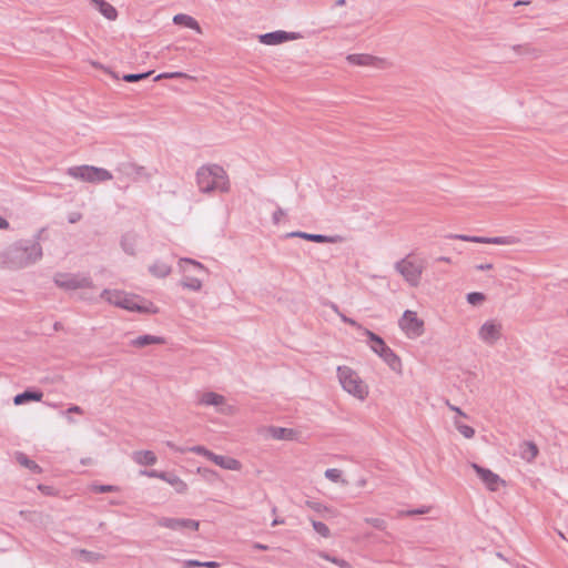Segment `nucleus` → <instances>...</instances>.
Returning a JSON list of instances; mask_svg holds the SVG:
<instances>
[{"mask_svg":"<svg viewBox=\"0 0 568 568\" xmlns=\"http://www.w3.org/2000/svg\"><path fill=\"white\" fill-rule=\"evenodd\" d=\"M42 397H43V393L40 389L27 388L26 390L17 394L13 397V404L19 406V405H24L30 402H40L42 399Z\"/></svg>","mask_w":568,"mask_h":568,"instance_id":"16","label":"nucleus"},{"mask_svg":"<svg viewBox=\"0 0 568 568\" xmlns=\"http://www.w3.org/2000/svg\"><path fill=\"white\" fill-rule=\"evenodd\" d=\"M38 489L45 496H53L55 495V488L49 485L39 484Z\"/></svg>","mask_w":568,"mask_h":568,"instance_id":"48","label":"nucleus"},{"mask_svg":"<svg viewBox=\"0 0 568 568\" xmlns=\"http://www.w3.org/2000/svg\"><path fill=\"white\" fill-rule=\"evenodd\" d=\"M348 63L359 67H375L381 68L384 64V60L371 54L365 53H353L346 57Z\"/></svg>","mask_w":568,"mask_h":568,"instance_id":"15","label":"nucleus"},{"mask_svg":"<svg viewBox=\"0 0 568 568\" xmlns=\"http://www.w3.org/2000/svg\"><path fill=\"white\" fill-rule=\"evenodd\" d=\"M301 34L296 32H287L283 30L272 31L258 36L261 43L266 45H276L286 41L300 39Z\"/></svg>","mask_w":568,"mask_h":568,"instance_id":"10","label":"nucleus"},{"mask_svg":"<svg viewBox=\"0 0 568 568\" xmlns=\"http://www.w3.org/2000/svg\"><path fill=\"white\" fill-rule=\"evenodd\" d=\"M81 217H82L81 213L73 212L69 215L68 221H69V223L73 224V223H77L78 221H80Z\"/></svg>","mask_w":568,"mask_h":568,"instance_id":"52","label":"nucleus"},{"mask_svg":"<svg viewBox=\"0 0 568 568\" xmlns=\"http://www.w3.org/2000/svg\"><path fill=\"white\" fill-rule=\"evenodd\" d=\"M311 523H312V526H313L314 530L318 535H321L324 538H328L331 536V530H329V528L324 523L317 521V520H314V519H311Z\"/></svg>","mask_w":568,"mask_h":568,"instance_id":"35","label":"nucleus"},{"mask_svg":"<svg viewBox=\"0 0 568 568\" xmlns=\"http://www.w3.org/2000/svg\"><path fill=\"white\" fill-rule=\"evenodd\" d=\"M306 505H307V507L315 510L316 513H323V511L332 513V510L328 507L324 506L323 504H321L318 501L307 500Z\"/></svg>","mask_w":568,"mask_h":568,"instance_id":"45","label":"nucleus"},{"mask_svg":"<svg viewBox=\"0 0 568 568\" xmlns=\"http://www.w3.org/2000/svg\"><path fill=\"white\" fill-rule=\"evenodd\" d=\"M93 491L99 494L119 491L120 487L114 485H94Z\"/></svg>","mask_w":568,"mask_h":568,"instance_id":"41","label":"nucleus"},{"mask_svg":"<svg viewBox=\"0 0 568 568\" xmlns=\"http://www.w3.org/2000/svg\"><path fill=\"white\" fill-rule=\"evenodd\" d=\"M166 446L170 447L171 449L175 450V452L184 453L183 449L176 448L175 445L172 442H166Z\"/></svg>","mask_w":568,"mask_h":568,"instance_id":"57","label":"nucleus"},{"mask_svg":"<svg viewBox=\"0 0 568 568\" xmlns=\"http://www.w3.org/2000/svg\"><path fill=\"white\" fill-rule=\"evenodd\" d=\"M132 458L136 464L145 466H152L158 460L155 454L151 450L134 452Z\"/></svg>","mask_w":568,"mask_h":568,"instance_id":"23","label":"nucleus"},{"mask_svg":"<svg viewBox=\"0 0 568 568\" xmlns=\"http://www.w3.org/2000/svg\"><path fill=\"white\" fill-rule=\"evenodd\" d=\"M164 343H165V339L161 336L145 334V335H141V336H138L136 338L132 339L130 342V345L133 347L142 348V347H146L149 345H153V344L160 345V344H164Z\"/></svg>","mask_w":568,"mask_h":568,"instance_id":"21","label":"nucleus"},{"mask_svg":"<svg viewBox=\"0 0 568 568\" xmlns=\"http://www.w3.org/2000/svg\"><path fill=\"white\" fill-rule=\"evenodd\" d=\"M270 432L272 434V437L275 439H293L294 430L291 428H284V427H271Z\"/></svg>","mask_w":568,"mask_h":568,"instance_id":"31","label":"nucleus"},{"mask_svg":"<svg viewBox=\"0 0 568 568\" xmlns=\"http://www.w3.org/2000/svg\"><path fill=\"white\" fill-rule=\"evenodd\" d=\"M521 49H523V45H515L514 47V50L517 51V52H521Z\"/></svg>","mask_w":568,"mask_h":568,"instance_id":"64","label":"nucleus"},{"mask_svg":"<svg viewBox=\"0 0 568 568\" xmlns=\"http://www.w3.org/2000/svg\"><path fill=\"white\" fill-rule=\"evenodd\" d=\"M172 268L169 264L162 261H155L152 265L149 266V272L159 278L166 277L171 273Z\"/></svg>","mask_w":568,"mask_h":568,"instance_id":"27","label":"nucleus"},{"mask_svg":"<svg viewBox=\"0 0 568 568\" xmlns=\"http://www.w3.org/2000/svg\"><path fill=\"white\" fill-rule=\"evenodd\" d=\"M471 467L476 471L477 476L483 480V483L486 485V487L491 490L496 491L498 490L499 484L504 483L500 477L493 473L490 469L485 468L478 464H471Z\"/></svg>","mask_w":568,"mask_h":568,"instance_id":"12","label":"nucleus"},{"mask_svg":"<svg viewBox=\"0 0 568 568\" xmlns=\"http://www.w3.org/2000/svg\"><path fill=\"white\" fill-rule=\"evenodd\" d=\"M426 513H428V509L426 507H422V508L408 510L407 515L408 516H414V515H423V514H426Z\"/></svg>","mask_w":568,"mask_h":568,"instance_id":"51","label":"nucleus"},{"mask_svg":"<svg viewBox=\"0 0 568 568\" xmlns=\"http://www.w3.org/2000/svg\"><path fill=\"white\" fill-rule=\"evenodd\" d=\"M164 481L170 484L172 487H174L175 491L179 494H184L187 490V485L185 481H183L179 476H176L173 473H166V477L164 478Z\"/></svg>","mask_w":568,"mask_h":568,"instance_id":"30","label":"nucleus"},{"mask_svg":"<svg viewBox=\"0 0 568 568\" xmlns=\"http://www.w3.org/2000/svg\"><path fill=\"white\" fill-rule=\"evenodd\" d=\"M365 523L374 527L378 530H385L387 528V524L383 518L379 517H367L365 518Z\"/></svg>","mask_w":568,"mask_h":568,"instance_id":"38","label":"nucleus"},{"mask_svg":"<svg viewBox=\"0 0 568 568\" xmlns=\"http://www.w3.org/2000/svg\"><path fill=\"white\" fill-rule=\"evenodd\" d=\"M179 264H180L181 267H183V264H190L195 270L206 272V268H205V266L202 263H200V262H197L195 260L189 258V257L181 258Z\"/></svg>","mask_w":568,"mask_h":568,"instance_id":"44","label":"nucleus"},{"mask_svg":"<svg viewBox=\"0 0 568 568\" xmlns=\"http://www.w3.org/2000/svg\"><path fill=\"white\" fill-rule=\"evenodd\" d=\"M448 237L462 240V241H466V242L483 243V244L514 245V244L519 243V239L514 235L485 237V236L454 234V235H449Z\"/></svg>","mask_w":568,"mask_h":568,"instance_id":"8","label":"nucleus"},{"mask_svg":"<svg viewBox=\"0 0 568 568\" xmlns=\"http://www.w3.org/2000/svg\"><path fill=\"white\" fill-rule=\"evenodd\" d=\"M285 215V212L283 209L277 207V210L272 215V221L274 224H280L281 219Z\"/></svg>","mask_w":568,"mask_h":568,"instance_id":"49","label":"nucleus"},{"mask_svg":"<svg viewBox=\"0 0 568 568\" xmlns=\"http://www.w3.org/2000/svg\"><path fill=\"white\" fill-rule=\"evenodd\" d=\"M181 78H189V75L184 72H163L158 74L153 81H160L162 79H181Z\"/></svg>","mask_w":568,"mask_h":568,"instance_id":"39","label":"nucleus"},{"mask_svg":"<svg viewBox=\"0 0 568 568\" xmlns=\"http://www.w3.org/2000/svg\"><path fill=\"white\" fill-rule=\"evenodd\" d=\"M166 473L168 471H160V470H156V469L140 470V475H142V476H146V477H151V478H160L162 480H164V478L166 477Z\"/></svg>","mask_w":568,"mask_h":568,"instance_id":"42","label":"nucleus"},{"mask_svg":"<svg viewBox=\"0 0 568 568\" xmlns=\"http://www.w3.org/2000/svg\"><path fill=\"white\" fill-rule=\"evenodd\" d=\"M98 11L108 20H115L118 18L116 9L105 0H93Z\"/></svg>","mask_w":568,"mask_h":568,"instance_id":"22","label":"nucleus"},{"mask_svg":"<svg viewBox=\"0 0 568 568\" xmlns=\"http://www.w3.org/2000/svg\"><path fill=\"white\" fill-rule=\"evenodd\" d=\"M530 1L529 0H518L514 3L515 7H518V6H524V4H529Z\"/></svg>","mask_w":568,"mask_h":568,"instance_id":"59","label":"nucleus"},{"mask_svg":"<svg viewBox=\"0 0 568 568\" xmlns=\"http://www.w3.org/2000/svg\"><path fill=\"white\" fill-rule=\"evenodd\" d=\"M282 524H284V519L275 518V519L272 521L271 526H272V527H276V526L282 525Z\"/></svg>","mask_w":568,"mask_h":568,"instance_id":"58","label":"nucleus"},{"mask_svg":"<svg viewBox=\"0 0 568 568\" xmlns=\"http://www.w3.org/2000/svg\"><path fill=\"white\" fill-rule=\"evenodd\" d=\"M196 184L200 192L210 194L215 191L227 193L230 181L226 171L219 164L202 165L196 171Z\"/></svg>","mask_w":568,"mask_h":568,"instance_id":"2","label":"nucleus"},{"mask_svg":"<svg viewBox=\"0 0 568 568\" xmlns=\"http://www.w3.org/2000/svg\"><path fill=\"white\" fill-rule=\"evenodd\" d=\"M400 326L407 334L420 336L424 333V322L413 311L407 310L404 312Z\"/></svg>","mask_w":568,"mask_h":568,"instance_id":"11","label":"nucleus"},{"mask_svg":"<svg viewBox=\"0 0 568 568\" xmlns=\"http://www.w3.org/2000/svg\"><path fill=\"white\" fill-rule=\"evenodd\" d=\"M211 462H213L215 465L220 466L223 469L227 470H240L242 465L241 463L233 458L222 455H216L213 453V456L210 458Z\"/></svg>","mask_w":568,"mask_h":568,"instance_id":"18","label":"nucleus"},{"mask_svg":"<svg viewBox=\"0 0 568 568\" xmlns=\"http://www.w3.org/2000/svg\"><path fill=\"white\" fill-rule=\"evenodd\" d=\"M54 282L59 287L65 290L90 288L93 286L90 277L74 274H58Z\"/></svg>","mask_w":568,"mask_h":568,"instance_id":"6","label":"nucleus"},{"mask_svg":"<svg viewBox=\"0 0 568 568\" xmlns=\"http://www.w3.org/2000/svg\"><path fill=\"white\" fill-rule=\"evenodd\" d=\"M70 413H74V414H80L82 415L84 413V410L78 406V405H71L67 410H65V414H70Z\"/></svg>","mask_w":568,"mask_h":568,"instance_id":"50","label":"nucleus"},{"mask_svg":"<svg viewBox=\"0 0 568 568\" xmlns=\"http://www.w3.org/2000/svg\"><path fill=\"white\" fill-rule=\"evenodd\" d=\"M339 316H341V318H342V321H343L344 323H347V324H349V325H352V326H356V325H357L356 321H354L353 318H349V317H347V316H346V315H344V314H339Z\"/></svg>","mask_w":568,"mask_h":568,"instance_id":"53","label":"nucleus"},{"mask_svg":"<svg viewBox=\"0 0 568 568\" xmlns=\"http://www.w3.org/2000/svg\"><path fill=\"white\" fill-rule=\"evenodd\" d=\"M152 73L153 71H146L142 73H128L122 77V80L125 82H138L149 78Z\"/></svg>","mask_w":568,"mask_h":568,"instance_id":"36","label":"nucleus"},{"mask_svg":"<svg viewBox=\"0 0 568 568\" xmlns=\"http://www.w3.org/2000/svg\"><path fill=\"white\" fill-rule=\"evenodd\" d=\"M438 261L449 263L450 258L446 257V256H442V257L438 258Z\"/></svg>","mask_w":568,"mask_h":568,"instance_id":"62","label":"nucleus"},{"mask_svg":"<svg viewBox=\"0 0 568 568\" xmlns=\"http://www.w3.org/2000/svg\"><path fill=\"white\" fill-rule=\"evenodd\" d=\"M189 450H190V452H193V453H195V454H197V455L204 456V457H206L209 460H210L211 456H213V452H211V450H209L206 447H204V446H200V445H197V446H193V447H191Z\"/></svg>","mask_w":568,"mask_h":568,"instance_id":"47","label":"nucleus"},{"mask_svg":"<svg viewBox=\"0 0 568 568\" xmlns=\"http://www.w3.org/2000/svg\"><path fill=\"white\" fill-rule=\"evenodd\" d=\"M123 294L124 292L121 291L105 288L101 293V298L105 300L110 304L121 307Z\"/></svg>","mask_w":568,"mask_h":568,"instance_id":"29","label":"nucleus"},{"mask_svg":"<svg viewBox=\"0 0 568 568\" xmlns=\"http://www.w3.org/2000/svg\"><path fill=\"white\" fill-rule=\"evenodd\" d=\"M44 229L37 232L32 240H20L10 245L2 254V263L10 270L24 268L42 257L40 240Z\"/></svg>","mask_w":568,"mask_h":568,"instance_id":"1","label":"nucleus"},{"mask_svg":"<svg viewBox=\"0 0 568 568\" xmlns=\"http://www.w3.org/2000/svg\"><path fill=\"white\" fill-rule=\"evenodd\" d=\"M286 237H300L304 239L306 241L315 242V243H335L336 239L333 236L324 235V234H313V233H306L302 231H294L291 233H287L285 235Z\"/></svg>","mask_w":568,"mask_h":568,"instance_id":"17","label":"nucleus"},{"mask_svg":"<svg viewBox=\"0 0 568 568\" xmlns=\"http://www.w3.org/2000/svg\"><path fill=\"white\" fill-rule=\"evenodd\" d=\"M136 235L125 233L121 239V247L129 255H135Z\"/></svg>","mask_w":568,"mask_h":568,"instance_id":"28","label":"nucleus"},{"mask_svg":"<svg viewBox=\"0 0 568 568\" xmlns=\"http://www.w3.org/2000/svg\"><path fill=\"white\" fill-rule=\"evenodd\" d=\"M476 268L479 270V271L491 270L493 268V264H490V263L479 264V265L476 266Z\"/></svg>","mask_w":568,"mask_h":568,"instance_id":"56","label":"nucleus"},{"mask_svg":"<svg viewBox=\"0 0 568 568\" xmlns=\"http://www.w3.org/2000/svg\"><path fill=\"white\" fill-rule=\"evenodd\" d=\"M173 23L175 26L185 27L196 31L197 33H202V28L200 23L191 16L185 13H178L173 17Z\"/></svg>","mask_w":568,"mask_h":568,"instance_id":"19","label":"nucleus"},{"mask_svg":"<svg viewBox=\"0 0 568 568\" xmlns=\"http://www.w3.org/2000/svg\"><path fill=\"white\" fill-rule=\"evenodd\" d=\"M254 548L260 550H266L267 546L256 542L254 544Z\"/></svg>","mask_w":568,"mask_h":568,"instance_id":"60","label":"nucleus"},{"mask_svg":"<svg viewBox=\"0 0 568 568\" xmlns=\"http://www.w3.org/2000/svg\"><path fill=\"white\" fill-rule=\"evenodd\" d=\"M224 402H225L224 396H222L215 392L203 393L199 400V403L201 405H205V406H220V405L224 404Z\"/></svg>","mask_w":568,"mask_h":568,"instance_id":"25","label":"nucleus"},{"mask_svg":"<svg viewBox=\"0 0 568 568\" xmlns=\"http://www.w3.org/2000/svg\"><path fill=\"white\" fill-rule=\"evenodd\" d=\"M448 407L450 410L456 412L459 416L467 417V415L457 406H454L448 403Z\"/></svg>","mask_w":568,"mask_h":568,"instance_id":"54","label":"nucleus"},{"mask_svg":"<svg viewBox=\"0 0 568 568\" xmlns=\"http://www.w3.org/2000/svg\"><path fill=\"white\" fill-rule=\"evenodd\" d=\"M159 526L175 530V531H184L192 530L196 531L200 527V521L189 518H170L162 517L158 521Z\"/></svg>","mask_w":568,"mask_h":568,"instance_id":"9","label":"nucleus"},{"mask_svg":"<svg viewBox=\"0 0 568 568\" xmlns=\"http://www.w3.org/2000/svg\"><path fill=\"white\" fill-rule=\"evenodd\" d=\"M455 427L457 430L465 437V438H473L475 436V429L471 426H468L466 424H463L459 420L454 422Z\"/></svg>","mask_w":568,"mask_h":568,"instance_id":"34","label":"nucleus"},{"mask_svg":"<svg viewBox=\"0 0 568 568\" xmlns=\"http://www.w3.org/2000/svg\"><path fill=\"white\" fill-rule=\"evenodd\" d=\"M16 460L21 466L28 468L32 474H41L42 468L32 459H30L24 453L17 452L16 453Z\"/></svg>","mask_w":568,"mask_h":568,"instance_id":"24","label":"nucleus"},{"mask_svg":"<svg viewBox=\"0 0 568 568\" xmlns=\"http://www.w3.org/2000/svg\"><path fill=\"white\" fill-rule=\"evenodd\" d=\"M181 285L184 287V288H187L190 291H194V292H197L201 290L202 287V281L196 278V277H192V276H185L182 281H181Z\"/></svg>","mask_w":568,"mask_h":568,"instance_id":"33","label":"nucleus"},{"mask_svg":"<svg viewBox=\"0 0 568 568\" xmlns=\"http://www.w3.org/2000/svg\"><path fill=\"white\" fill-rule=\"evenodd\" d=\"M9 225V222L0 215V230H7Z\"/></svg>","mask_w":568,"mask_h":568,"instance_id":"55","label":"nucleus"},{"mask_svg":"<svg viewBox=\"0 0 568 568\" xmlns=\"http://www.w3.org/2000/svg\"><path fill=\"white\" fill-rule=\"evenodd\" d=\"M220 566L216 561H200L196 559H189L183 561L182 568H195V567H205V568H217Z\"/></svg>","mask_w":568,"mask_h":568,"instance_id":"32","label":"nucleus"},{"mask_svg":"<svg viewBox=\"0 0 568 568\" xmlns=\"http://www.w3.org/2000/svg\"><path fill=\"white\" fill-rule=\"evenodd\" d=\"M396 271L412 285L417 286L420 281L423 268L408 258H403L395 264Z\"/></svg>","mask_w":568,"mask_h":568,"instance_id":"7","label":"nucleus"},{"mask_svg":"<svg viewBox=\"0 0 568 568\" xmlns=\"http://www.w3.org/2000/svg\"><path fill=\"white\" fill-rule=\"evenodd\" d=\"M466 300L470 305L477 306L486 300V296L481 292H470L466 295Z\"/></svg>","mask_w":568,"mask_h":568,"instance_id":"37","label":"nucleus"},{"mask_svg":"<svg viewBox=\"0 0 568 568\" xmlns=\"http://www.w3.org/2000/svg\"><path fill=\"white\" fill-rule=\"evenodd\" d=\"M365 335L367 336L368 342L372 343V351L376 353L390 367V369L399 372L402 369V361L395 352L386 345L384 339L369 329L365 331Z\"/></svg>","mask_w":568,"mask_h":568,"instance_id":"4","label":"nucleus"},{"mask_svg":"<svg viewBox=\"0 0 568 568\" xmlns=\"http://www.w3.org/2000/svg\"><path fill=\"white\" fill-rule=\"evenodd\" d=\"M80 556L83 558V560H85L87 562H95L100 559V554L98 552H94V551H90V550H87V549H81L80 550Z\"/></svg>","mask_w":568,"mask_h":568,"instance_id":"40","label":"nucleus"},{"mask_svg":"<svg viewBox=\"0 0 568 568\" xmlns=\"http://www.w3.org/2000/svg\"><path fill=\"white\" fill-rule=\"evenodd\" d=\"M337 377L344 390L358 399H364L367 394V386L358 374L348 366L337 367Z\"/></svg>","mask_w":568,"mask_h":568,"instance_id":"3","label":"nucleus"},{"mask_svg":"<svg viewBox=\"0 0 568 568\" xmlns=\"http://www.w3.org/2000/svg\"><path fill=\"white\" fill-rule=\"evenodd\" d=\"M68 174L74 179L82 180L90 183H100L112 180L110 171L103 168L92 165H79L68 169Z\"/></svg>","mask_w":568,"mask_h":568,"instance_id":"5","label":"nucleus"},{"mask_svg":"<svg viewBox=\"0 0 568 568\" xmlns=\"http://www.w3.org/2000/svg\"><path fill=\"white\" fill-rule=\"evenodd\" d=\"M325 477L333 483H338L342 477V471L337 468H328L325 470Z\"/></svg>","mask_w":568,"mask_h":568,"instance_id":"43","label":"nucleus"},{"mask_svg":"<svg viewBox=\"0 0 568 568\" xmlns=\"http://www.w3.org/2000/svg\"><path fill=\"white\" fill-rule=\"evenodd\" d=\"M321 557H323L324 559H326L328 561H332V562L338 565L342 568H349V564L346 560H344V559L332 557V556H329L326 552H322Z\"/></svg>","mask_w":568,"mask_h":568,"instance_id":"46","label":"nucleus"},{"mask_svg":"<svg viewBox=\"0 0 568 568\" xmlns=\"http://www.w3.org/2000/svg\"><path fill=\"white\" fill-rule=\"evenodd\" d=\"M331 307H332L336 313L341 314V313L338 312V306H337L336 304L331 303Z\"/></svg>","mask_w":568,"mask_h":568,"instance_id":"63","label":"nucleus"},{"mask_svg":"<svg viewBox=\"0 0 568 568\" xmlns=\"http://www.w3.org/2000/svg\"><path fill=\"white\" fill-rule=\"evenodd\" d=\"M539 453L537 445L532 442H524L520 446V456L527 462H532Z\"/></svg>","mask_w":568,"mask_h":568,"instance_id":"26","label":"nucleus"},{"mask_svg":"<svg viewBox=\"0 0 568 568\" xmlns=\"http://www.w3.org/2000/svg\"><path fill=\"white\" fill-rule=\"evenodd\" d=\"M345 3H346V0H337V1L335 2V4H336L337 7H342V6H344Z\"/></svg>","mask_w":568,"mask_h":568,"instance_id":"61","label":"nucleus"},{"mask_svg":"<svg viewBox=\"0 0 568 568\" xmlns=\"http://www.w3.org/2000/svg\"><path fill=\"white\" fill-rule=\"evenodd\" d=\"M500 324H497L494 321H487L479 328L478 335L481 341L489 345H493L500 338Z\"/></svg>","mask_w":568,"mask_h":568,"instance_id":"13","label":"nucleus"},{"mask_svg":"<svg viewBox=\"0 0 568 568\" xmlns=\"http://www.w3.org/2000/svg\"><path fill=\"white\" fill-rule=\"evenodd\" d=\"M139 298L140 297L138 295H131V294L124 293L123 297H122L121 308H124V310L131 311V312L142 313V314L155 313V310H152V307H153L152 303L140 304Z\"/></svg>","mask_w":568,"mask_h":568,"instance_id":"14","label":"nucleus"},{"mask_svg":"<svg viewBox=\"0 0 568 568\" xmlns=\"http://www.w3.org/2000/svg\"><path fill=\"white\" fill-rule=\"evenodd\" d=\"M144 168L140 166L133 162L125 161L121 162L116 166V171L123 175L129 178L141 176L144 173Z\"/></svg>","mask_w":568,"mask_h":568,"instance_id":"20","label":"nucleus"}]
</instances>
